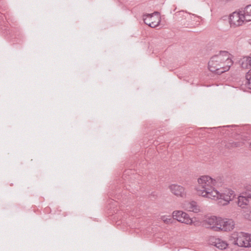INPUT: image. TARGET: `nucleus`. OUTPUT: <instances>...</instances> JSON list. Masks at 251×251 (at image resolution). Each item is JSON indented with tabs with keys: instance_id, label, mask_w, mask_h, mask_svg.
Wrapping results in <instances>:
<instances>
[{
	"instance_id": "f257e3e1",
	"label": "nucleus",
	"mask_w": 251,
	"mask_h": 251,
	"mask_svg": "<svg viewBox=\"0 0 251 251\" xmlns=\"http://www.w3.org/2000/svg\"><path fill=\"white\" fill-rule=\"evenodd\" d=\"M232 63L228 52L222 51L211 57L208 62V69L210 71L220 75L229 70Z\"/></svg>"
},
{
	"instance_id": "f03ea898",
	"label": "nucleus",
	"mask_w": 251,
	"mask_h": 251,
	"mask_svg": "<svg viewBox=\"0 0 251 251\" xmlns=\"http://www.w3.org/2000/svg\"><path fill=\"white\" fill-rule=\"evenodd\" d=\"M198 185L196 190L198 195L212 199V196H218V191L215 190L216 181L208 176H201L198 179Z\"/></svg>"
},
{
	"instance_id": "7ed1b4c3",
	"label": "nucleus",
	"mask_w": 251,
	"mask_h": 251,
	"mask_svg": "<svg viewBox=\"0 0 251 251\" xmlns=\"http://www.w3.org/2000/svg\"><path fill=\"white\" fill-rule=\"evenodd\" d=\"M233 243L240 247H251V234L243 232H234L232 235Z\"/></svg>"
},
{
	"instance_id": "20e7f679",
	"label": "nucleus",
	"mask_w": 251,
	"mask_h": 251,
	"mask_svg": "<svg viewBox=\"0 0 251 251\" xmlns=\"http://www.w3.org/2000/svg\"><path fill=\"white\" fill-rule=\"evenodd\" d=\"M235 197L234 192L231 190H226L223 193H220L218 191L217 196H212V199L219 200L218 203L220 205H226L229 203V201H232Z\"/></svg>"
},
{
	"instance_id": "39448f33",
	"label": "nucleus",
	"mask_w": 251,
	"mask_h": 251,
	"mask_svg": "<svg viewBox=\"0 0 251 251\" xmlns=\"http://www.w3.org/2000/svg\"><path fill=\"white\" fill-rule=\"evenodd\" d=\"M143 20L145 24L151 27H156L161 22V18L158 12L144 16Z\"/></svg>"
},
{
	"instance_id": "423d86ee",
	"label": "nucleus",
	"mask_w": 251,
	"mask_h": 251,
	"mask_svg": "<svg viewBox=\"0 0 251 251\" xmlns=\"http://www.w3.org/2000/svg\"><path fill=\"white\" fill-rule=\"evenodd\" d=\"M174 219L187 225H192V220L189 217L188 214L182 211H174L172 214Z\"/></svg>"
},
{
	"instance_id": "0eeeda50",
	"label": "nucleus",
	"mask_w": 251,
	"mask_h": 251,
	"mask_svg": "<svg viewBox=\"0 0 251 251\" xmlns=\"http://www.w3.org/2000/svg\"><path fill=\"white\" fill-rule=\"evenodd\" d=\"M242 11H235L229 17V23L231 26H238L242 25L245 20L243 19Z\"/></svg>"
},
{
	"instance_id": "6e6552de",
	"label": "nucleus",
	"mask_w": 251,
	"mask_h": 251,
	"mask_svg": "<svg viewBox=\"0 0 251 251\" xmlns=\"http://www.w3.org/2000/svg\"><path fill=\"white\" fill-rule=\"evenodd\" d=\"M220 217L217 218L216 216H211L207 218L203 221V225L208 228H211L214 231H219L220 227H219V222Z\"/></svg>"
},
{
	"instance_id": "1a4fd4ad",
	"label": "nucleus",
	"mask_w": 251,
	"mask_h": 251,
	"mask_svg": "<svg viewBox=\"0 0 251 251\" xmlns=\"http://www.w3.org/2000/svg\"><path fill=\"white\" fill-rule=\"evenodd\" d=\"M218 225L219 227H220L219 231H230L234 228L235 223L232 219L220 218Z\"/></svg>"
},
{
	"instance_id": "9d476101",
	"label": "nucleus",
	"mask_w": 251,
	"mask_h": 251,
	"mask_svg": "<svg viewBox=\"0 0 251 251\" xmlns=\"http://www.w3.org/2000/svg\"><path fill=\"white\" fill-rule=\"evenodd\" d=\"M169 189L173 195L177 197L182 198L186 197V193L185 189L181 185L173 184L169 185Z\"/></svg>"
},
{
	"instance_id": "9b49d317",
	"label": "nucleus",
	"mask_w": 251,
	"mask_h": 251,
	"mask_svg": "<svg viewBox=\"0 0 251 251\" xmlns=\"http://www.w3.org/2000/svg\"><path fill=\"white\" fill-rule=\"evenodd\" d=\"M183 208L188 211L198 213L201 211L200 207L195 201H186L183 204Z\"/></svg>"
},
{
	"instance_id": "f8f14e48",
	"label": "nucleus",
	"mask_w": 251,
	"mask_h": 251,
	"mask_svg": "<svg viewBox=\"0 0 251 251\" xmlns=\"http://www.w3.org/2000/svg\"><path fill=\"white\" fill-rule=\"evenodd\" d=\"M210 241L211 245L220 250L225 249L227 246L226 242L220 238L212 237L210 239Z\"/></svg>"
},
{
	"instance_id": "ddd939ff",
	"label": "nucleus",
	"mask_w": 251,
	"mask_h": 251,
	"mask_svg": "<svg viewBox=\"0 0 251 251\" xmlns=\"http://www.w3.org/2000/svg\"><path fill=\"white\" fill-rule=\"evenodd\" d=\"M245 192H243L238 197L237 204L239 206L244 208L249 203V201L251 200L248 196H245Z\"/></svg>"
},
{
	"instance_id": "4468645a",
	"label": "nucleus",
	"mask_w": 251,
	"mask_h": 251,
	"mask_svg": "<svg viewBox=\"0 0 251 251\" xmlns=\"http://www.w3.org/2000/svg\"><path fill=\"white\" fill-rule=\"evenodd\" d=\"M243 19L246 22L251 21V5H247L242 11Z\"/></svg>"
},
{
	"instance_id": "2eb2a0df",
	"label": "nucleus",
	"mask_w": 251,
	"mask_h": 251,
	"mask_svg": "<svg viewBox=\"0 0 251 251\" xmlns=\"http://www.w3.org/2000/svg\"><path fill=\"white\" fill-rule=\"evenodd\" d=\"M241 67L243 69L251 68V58L249 56L244 57L240 61Z\"/></svg>"
},
{
	"instance_id": "dca6fc26",
	"label": "nucleus",
	"mask_w": 251,
	"mask_h": 251,
	"mask_svg": "<svg viewBox=\"0 0 251 251\" xmlns=\"http://www.w3.org/2000/svg\"><path fill=\"white\" fill-rule=\"evenodd\" d=\"M246 78L247 80L246 84L248 85L250 89H251V71L247 73L246 75Z\"/></svg>"
},
{
	"instance_id": "f3484780",
	"label": "nucleus",
	"mask_w": 251,
	"mask_h": 251,
	"mask_svg": "<svg viewBox=\"0 0 251 251\" xmlns=\"http://www.w3.org/2000/svg\"><path fill=\"white\" fill-rule=\"evenodd\" d=\"M245 196H248L251 200V185H248L246 186L245 188Z\"/></svg>"
},
{
	"instance_id": "a211bd4d",
	"label": "nucleus",
	"mask_w": 251,
	"mask_h": 251,
	"mask_svg": "<svg viewBox=\"0 0 251 251\" xmlns=\"http://www.w3.org/2000/svg\"><path fill=\"white\" fill-rule=\"evenodd\" d=\"M162 220L166 224L171 223L172 218L171 216H163L161 217Z\"/></svg>"
},
{
	"instance_id": "6ab92c4d",
	"label": "nucleus",
	"mask_w": 251,
	"mask_h": 251,
	"mask_svg": "<svg viewBox=\"0 0 251 251\" xmlns=\"http://www.w3.org/2000/svg\"><path fill=\"white\" fill-rule=\"evenodd\" d=\"M248 218L250 221H251V211L249 212L248 214Z\"/></svg>"
},
{
	"instance_id": "aec40b11",
	"label": "nucleus",
	"mask_w": 251,
	"mask_h": 251,
	"mask_svg": "<svg viewBox=\"0 0 251 251\" xmlns=\"http://www.w3.org/2000/svg\"><path fill=\"white\" fill-rule=\"evenodd\" d=\"M249 43H250V44H251V39H250V41H249Z\"/></svg>"
}]
</instances>
